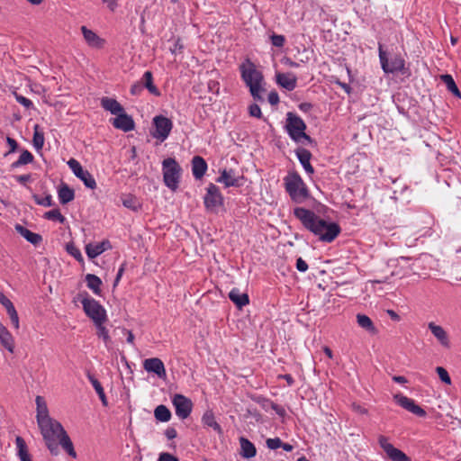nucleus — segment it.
<instances>
[{"label":"nucleus","instance_id":"obj_11","mask_svg":"<svg viewBox=\"0 0 461 461\" xmlns=\"http://www.w3.org/2000/svg\"><path fill=\"white\" fill-rule=\"evenodd\" d=\"M68 166L87 188L92 190L96 188V182L94 176L87 170H85L77 159L70 158L68 161Z\"/></svg>","mask_w":461,"mask_h":461},{"label":"nucleus","instance_id":"obj_16","mask_svg":"<svg viewBox=\"0 0 461 461\" xmlns=\"http://www.w3.org/2000/svg\"><path fill=\"white\" fill-rule=\"evenodd\" d=\"M111 122L114 128L125 132L132 131L135 127L133 119L131 116L128 115L125 111L112 119Z\"/></svg>","mask_w":461,"mask_h":461},{"label":"nucleus","instance_id":"obj_39","mask_svg":"<svg viewBox=\"0 0 461 461\" xmlns=\"http://www.w3.org/2000/svg\"><path fill=\"white\" fill-rule=\"evenodd\" d=\"M33 155L29 150H23L19 158L12 163L11 167L12 168H17L21 166L30 164L33 161Z\"/></svg>","mask_w":461,"mask_h":461},{"label":"nucleus","instance_id":"obj_17","mask_svg":"<svg viewBox=\"0 0 461 461\" xmlns=\"http://www.w3.org/2000/svg\"><path fill=\"white\" fill-rule=\"evenodd\" d=\"M111 249L112 245L108 240H104L101 242L88 243L85 248L87 257L91 259L97 258L99 255Z\"/></svg>","mask_w":461,"mask_h":461},{"label":"nucleus","instance_id":"obj_47","mask_svg":"<svg viewBox=\"0 0 461 461\" xmlns=\"http://www.w3.org/2000/svg\"><path fill=\"white\" fill-rule=\"evenodd\" d=\"M87 378L97 394H100L104 392L101 383L93 375L88 374Z\"/></svg>","mask_w":461,"mask_h":461},{"label":"nucleus","instance_id":"obj_22","mask_svg":"<svg viewBox=\"0 0 461 461\" xmlns=\"http://www.w3.org/2000/svg\"><path fill=\"white\" fill-rule=\"evenodd\" d=\"M81 31L86 42L92 48H102L104 44V40L100 38L94 31L86 28V26L81 27Z\"/></svg>","mask_w":461,"mask_h":461},{"label":"nucleus","instance_id":"obj_56","mask_svg":"<svg viewBox=\"0 0 461 461\" xmlns=\"http://www.w3.org/2000/svg\"><path fill=\"white\" fill-rule=\"evenodd\" d=\"M143 89V86L141 83H136L131 87V94L133 95H139Z\"/></svg>","mask_w":461,"mask_h":461},{"label":"nucleus","instance_id":"obj_20","mask_svg":"<svg viewBox=\"0 0 461 461\" xmlns=\"http://www.w3.org/2000/svg\"><path fill=\"white\" fill-rule=\"evenodd\" d=\"M276 83L288 91H293L297 86V77L293 73H276Z\"/></svg>","mask_w":461,"mask_h":461},{"label":"nucleus","instance_id":"obj_51","mask_svg":"<svg viewBox=\"0 0 461 461\" xmlns=\"http://www.w3.org/2000/svg\"><path fill=\"white\" fill-rule=\"evenodd\" d=\"M15 98L20 104L23 105L26 108H30L31 106H32V102L23 95H16Z\"/></svg>","mask_w":461,"mask_h":461},{"label":"nucleus","instance_id":"obj_38","mask_svg":"<svg viewBox=\"0 0 461 461\" xmlns=\"http://www.w3.org/2000/svg\"><path fill=\"white\" fill-rule=\"evenodd\" d=\"M154 416L158 421L167 422L171 419V412L167 406L161 404L156 407Z\"/></svg>","mask_w":461,"mask_h":461},{"label":"nucleus","instance_id":"obj_26","mask_svg":"<svg viewBox=\"0 0 461 461\" xmlns=\"http://www.w3.org/2000/svg\"><path fill=\"white\" fill-rule=\"evenodd\" d=\"M295 154L306 173L312 174L314 170L310 163L312 158L311 152L306 149L299 148L296 149Z\"/></svg>","mask_w":461,"mask_h":461},{"label":"nucleus","instance_id":"obj_44","mask_svg":"<svg viewBox=\"0 0 461 461\" xmlns=\"http://www.w3.org/2000/svg\"><path fill=\"white\" fill-rule=\"evenodd\" d=\"M67 251L69 255H71L72 257H74L77 261L79 262H83V256L81 254V251L79 249H77L75 245L73 244H68L67 246Z\"/></svg>","mask_w":461,"mask_h":461},{"label":"nucleus","instance_id":"obj_4","mask_svg":"<svg viewBox=\"0 0 461 461\" xmlns=\"http://www.w3.org/2000/svg\"><path fill=\"white\" fill-rule=\"evenodd\" d=\"M284 183L286 192L294 202L301 203L309 196L306 185L296 172L289 173L284 178Z\"/></svg>","mask_w":461,"mask_h":461},{"label":"nucleus","instance_id":"obj_61","mask_svg":"<svg viewBox=\"0 0 461 461\" xmlns=\"http://www.w3.org/2000/svg\"><path fill=\"white\" fill-rule=\"evenodd\" d=\"M123 271H124L123 267H120V269L118 270V273L116 275V278H115V281H114V285H116L119 283V281L121 280V278L122 276V274H123Z\"/></svg>","mask_w":461,"mask_h":461},{"label":"nucleus","instance_id":"obj_55","mask_svg":"<svg viewBox=\"0 0 461 461\" xmlns=\"http://www.w3.org/2000/svg\"><path fill=\"white\" fill-rule=\"evenodd\" d=\"M267 100L272 105H276L279 103V95L276 91H272L268 94Z\"/></svg>","mask_w":461,"mask_h":461},{"label":"nucleus","instance_id":"obj_45","mask_svg":"<svg viewBox=\"0 0 461 461\" xmlns=\"http://www.w3.org/2000/svg\"><path fill=\"white\" fill-rule=\"evenodd\" d=\"M436 372L437 374L438 375V377L440 378V380L447 384H451V378L447 373V371L442 367V366H438L436 368Z\"/></svg>","mask_w":461,"mask_h":461},{"label":"nucleus","instance_id":"obj_58","mask_svg":"<svg viewBox=\"0 0 461 461\" xmlns=\"http://www.w3.org/2000/svg\"><path fill=\"white\" fill-rule=\"evenodd\" d=\"M165 435L167 439H173V438H176L177 432L174 428H168L166 429Z\"/></svg>","mask_w":461,"mask_h":461},{"label":"nucleus","instance_id":"obj_12","mask_svg":"<svg viewBox=\"0 0 461 461\" xmlns=\"http://www.w3.org/2000/svg\"><path fill=\"white\" fill-rule=\"evenodd\" d=\"M172 403L176 415L181 420H185L192 412L193 402L183 394H175L172 398Z\"/></svg>","mask_w":461,"mask_h":461},{"label":"nucleus","instance_id":"obj_23","mask_svg":"<svg viewBox=\"0 0 461 461\" xmlns=\"http://www.w3.org/2000/svg\"><path fill=\"white\" fill-rule=\"evenodd\" d=\"M216 182L224 185L225 187L239 185V178L237 177L234 170L232 169L221 170L220 176L216 179Z\"/></svg>","mask_w":461,"mask_h":461},{"label":"nucleus","instance_id":"obj_46","mask_svg":"<svg viewBox=\"0 0 461 461\" xmlns=\"http://www.w3.org/2000/svg\"><path fill=\"white\" fill-rule=\"evenodd\" d=\"M34 201L37 204L39 205H42L44 207H50L52 205V197L51 195H46V196H43V197H40V196H37L35 195L34 197Z\"/></svg>","mask_w":461,"mask_h":461},{"label":"nucleus","instance_id":"obj_10","mask_svg":"<svg viewBox=\"0 0 461 461\" xmlns=\"http://www.w3.org/2000/svg\"><path fill=\"white\" fill-rule=\"evenodd\" d=\"M153 125L155 129L152 136L160 141H164L168 137L173 128L172 121L163 115L155 116Z\"/></svg>","mask_w":461,"mask_h":461},{"label":"nucleus","instance_id":"obj_33","mask_svg":"<svg viewBox=\"0 0 461 461\" xmlns=\"http://www.w3.org/2000/svg\"><path fill=\"white\" fill-rule=\"evenodd\" d=\"M202 421L204 426L212 428L213 430L218 432L219 434L221 433V428L219 425V423L216 421L214 414L212 411H206L203 417Z\"/></svg>","mask_w":461,"mask_h":461},{"label":"nucleus","instance_id":"obj_9","mask_svg":"<svg viewBox=\"0 0 461 461\" xmlns=\"http://www.w3.org/2000/svg\"><path fill=\"white\" fill-rule=\"evenodd\" d=\"M205 208L210 212H216L222 205L223 197L220 189L214 184H209L206 188V194L203 197Z\"/></svg>","mask_w":461,"mask_h":461},{"label":"nucleus","instance_id":"obj_34","mask_svg":"<svg viewBox=\"0 0 461 461\" xmlns=\"http://www.w3.org/2000/svg\"><path fill=\"white\" fill-rule=\"evenodd\" d=\"M86 282L87 287L92 290L95 294L99 295L101 294L102 281L97 276L87 274L86 276Z\"/></svg>","mask_w":461,"mask_h":461},{"label":"nucleus","instance_id":"obj_64","mask_svg":"<svg viewBox=\"0 0 461 461\" xmlns=\"http://www.w3.org/2000/svg\"><path fill=\"white\" fill-rule=\"evenodd\" d=\"M312 107V104L309 103H303L299 105L300 110L303 112H307Z\"/></svg>","mask_w":461,"mask_h":461},{"label":"nucleus","instance_id":"obj_63","mask_svg":"<svg viewBox=\"0 0 461 461\" xmlns=\"http://www.w3.org/2000/svg\"><path fill=\"white\" fill-rule=\"evenodd\" d=\"M354 410L360 414H366L367 410L360 405H354Z\"/></svg>","mask_w":461,"mask_h":461},{"label":"nucleus","instance_id":"obj_13","mask_svg":"<svg viewBox=\"0 0 461 461\" xmlns=\"http://www.w3.org/2000/svg\"><path fill=\"white\" fill-rule=\"evenodd\" d=\"M378 443L381 448L386 453L387 456L393 461H411L402 450L393 447L388 440V438L383 435L378 437Z\"/></svg>","mask_w":461,"mask_h":461},{"label":"nucleus","instance_id":"obj_30","mask_svg":"<svg viewBox=\"0 0 461 461\" xmlns=\"http://www.w3.org/2000/svg\"><path fill=\"white\" fill-rule=\"evenodd\" d=\"M15 230L21 236H23L27 241L33 245H38L42 238L40 234L31 231L30 230L23 227L22 225H16Z\"/></svg>","mask_w":461,"mask_h":461},{"label":"nucleus","instance_id":"obj_41","mask_svg":"<svg viewBox=\"0 0 461 461\" xmlns=\"http://www.w3.org/2000/svg\"><path fill=\"white\" fill-rule=\"evenodd\" d=\"M104 322H95V325L96 327V335L98 336V338L104 340L106 347H109V344L111 343V338L109 335V331L104 327Z\"/></svg>","mask_w":461,"mask_h":461},{"label":"nucleus","instance_id":"obj_60","mask_svg":"<svg viewBox=\"0 0 461 461\" xmlns=\"http://www.w3.org/2000/svg\"><path fill=\"white\" fill-rule=\"evenodd\" d=\"M16 179H17L18 182L23 184V183H25V182L30 180V175L18 176H16Z\"/></svg>","mask_w":461,"mask_h":461},{"label":"nucleus","instance_id":"obj_57","mask_svg":"<svg viewBox=\"0 0 461 461\" xmlns=\"http://www.w3.org/2000/svg\"><path fill=\"white\" fill-rule=\"evenodd\" d=\"M271 406V408L280 416H284L285 413V411L283 407L272 402H268Z\"/></svg>","mask_w":461,"mask_h":461},{"label":"nucleus","instance_id":"obj_8","mask_svg":"<svg viewBox=\"0 0 461 461\" xmlns=\"http://www.w3.org/2000/svg\"><path fill=\"white\" fill-rule=\"evenodd\" d=\"M82 305L86 314L95 322L106 321L105 309L95 299L86 297L82 300Z\"/></svg>","mask_w":461,"mask_h":461},{"label":"nucleus","instance_id":"obj_14","mask_svg":"<svg viewBox=\"0 0 461 461\" xmlns=\"http://www.w3.org/2000/svg\"><path fill=\"white\" fill-rule=\"evenodd\" d=\"M393 400L402 408L417 415L418 417H425L426 416V411L420 406L417 405L415 403L414 400H412L403 394H401V393L394 394Z\"/></svg>","mask_w":461,"mask_h":461},{"label":"nucleus","instance_id":"obj_48","mask_svg":"<svg viewBox=\"0 0 461 461\" xmlns=\"http://www.w3.org/2000/svg\"><path fill=\"white\" fill-rule=\"evenodd\" d=\"M271 42L275 47L281 48L284 46L285 42V38L283 35L279 34H273L271 36Z\"/></svg>","mask_w":461,"mask_h":461},{"label":"nucleus","instance_id":"obj_37","mask_svg":"<svg viewBox=\"0 0 461 461\" xmlns=\"http://www.w3.org/2000/svg\"><path fill=\"white\" fill-rule=\"evenodd\" d=\"M357 321L361 328L371 332L372 334H375L376 332V329L372 320L368 316L365 314H357Z\"/></svg>","mask_w":461,"mask_h":461},{"label":"nucleus","instance_id":"obj_15","mask_svg":"<svg viewBox=\"0 0 461 461\" xmlns=\"http://www.w3.org/2000/svg\"><path fill=\"white\" fill-rule=\"evenodd\" d=\"M143 367L148 373L155 374L158 378L166 379L167 377L164 363L158 357L145 359Z\"/></svg>","mask_w":461,"mask_h":461},{"label":"nucleus","instance_id":"obj_52","mask_svg":"<svg viewBox=\"0 0 461 461\" xmlns=\"http://www.w3.org/2000/svg\"><path fill=\"white\" fill-rule=\"evenodd\" d=\"M296 269L299 272H305L308 269L307 263L302 258H298L296 260Z\"/></svg>","mask_w":461,"mask_h":461},{"label":"nucleus","instance_id":"obj_32","mask_svg":"<svg viewBox=\"0 0 461 461\" xmlns=\"http://www.w3.org/2000/svg\"><path fill=\"white\" fill-rule=\"evenodd\" d=\"M15 445L17 448V455L21 461H32L28 448L24 439L22 437H16Z\"/></svg>","mask_w":461,"mask_h":461},{"label":"nucleus","instance_id":"obj_21","mask_svg":"<svg viewBox=\"0 0 461 461\" xmlns=\"http://www.w3.org/2000/svg\"><path fill=\"white\" fill-rule=\"evenodd\" d=\"M35 402L37 424L42 423V421L51 419L49 414V409L45 399L42 396L38 395L35 398Z\"/></svg>","mask_w":461,"mask_h":461},{"label":"nucleus","instance_id":"obj_18","mask_svg":"<svg viewBox=\"0 0 461 461\" xmlns=\"http://www.w3.org/2000/svg\"><path fill=\"white\" fill-rule=\"evenodd\" d=\"M428 328L433 334V336L437 339L438 343L446 348H450V340L447 332L444 330L443 327L440 325L436 324L435 322L431 321L429 322Z\"/></svg>","mask_w":461,"mask_h":461},{"label":"nucleus","instance_id":"obj_49","mask_svg":"<svg viewBox=\"0 0 461 461\" xmlns=\"http://www.w3.org/2000/svg\"><path fill=\"white\" fill-rule=\"evenodd\" d=\"M249 115L255 118H261L262 113L260 107L257 104H252L249 107Z\"/></svg>","mask_w":461,"mask_h":461},{"label":"nucleus","instance_id":"obj_35","mask_svg":"<svg viewBox=\"0 0 461 461\" xmlns=\"http://www.w3.org/2000/svg\"><path fill=\"white\" fill-rule=\"evenodd\" d=\"M442 82L446 85L447 90L457 97H461V93L453 78L449 74H445L440 77Z\"/></svg>","mask_w":461,"mask_h":461},{"label":"nucleus","instance_id":"obj_50","mask_svg":"<svg viewBox=\"0 0 461 461\" xmlns=\"http://www.w3.org/2000/svg\"><path fill=\"white\" fill-rule=\"evenodd\" d=\"M267 446L270 449H277L281 447L282 441L279 438H268L267 439Z\"/></svg>","mask_w":461,"mask_h":461},{"label":"nucleus","instance_id":"obj_28","mask_svg":"<svg viewBox=\"0 0 461 461\" xmlns=\"http://www.w3.org/2000/svg\"><path fill=\"white\" fill-rule=\"evenodd\" d=\"M0 342L10 353L14 350V339L9 330L0 322Z\"/></svg>","mask_w":461,"mask_h":461},{"label":"nucleus","instance_id":"obj_2","mask_svg":"<svg viewBox=\"0 0 461 461\" xmlns=\"http://www.w3.org/2000/svg\"><path fill=\"white\" fill-rule=\"evenodd\" d=\"M39 429L45 441L46 447L54 456L59 452V444L73 458L77 457L73 443L60 422L49 419L38 423Z\"/></svg>","mask_w":461,"mask_h":461},{"label":"nucleus","instance_id":"obj_40","mask_svg":"<svg viewBox=\"0 0 461 461\" xmlns=\"http://www.w3.org/2000/svg\"><path fill=\"white\" fill-rule=\"evenodd\" d=\"M33 138L32 143L36 149H41L44 145V133L41 131V128L38 124H35L33 127Z\"/></svg>","mask_w":461,"mask_h":461},{"label":"nucleus","instance_id":"obj_31","mask_svg":"<svg viewBox=\"0 0 461 461\" xmlns=\"http://www.w3.org/2000/svg\"><path fill=\"white\" fill-rule=\"evenodd\" d=\"M58 196L60 203L66 204L74 199L75 193L68 185L62 184L58 189Z\"/></svg>","mask_w":461,"mask_h":461},{"label":"nucleus","instance_id":"obj_43","mask_svg":"<svg viewBox=\"0 0 461 461\" xmlns=\"http://www.w3.org/2000/svg\"><path fill=\"white\" fill-rule=\"evenodd\" d=\"M44 218L50 221H59L60 223L65 221V217L61 214L59 209H54L45 212Z\"/></svg>","mask_w":461,"mask_h":461},{"label":"nucleus","instance_id":"obj_27","mask_svg":"<svg viewBox=\"0 0 461 461\" xmlns=\"http://www.w3.org/2000/svg\"><path fill=\"white\" fill-rule=\"evenodd\" d=\"M229 298L239 309H241L249 303V295L245 293H241L238 288L230 290Z\"/></svg>","mask_w":461,"mask_h":461},{"label":"nucleus","instance_id":"obj_54","mask_svg":"<svg viewBox=\"0 0 461 461\" xmlns=\"http://www.w3.org/2000/svg\"><path fill=\"white\" fill-rule=\"evenodd\" d=\"M158 461H178V459L169 453L163 452L159 455Z\"/></svg>","mask_w":461,"mask_h":461},{"label":"nucleus","instance_id":"obj_3","mask_svg":"<svg viewBox=\"0 0 461 461\" xmlns=\"http://www.w3.org/2000/svg\"><path fill=\"white\" fill-rule=\"evenodd\" d=\"M240 71L242 80L249 88L250 95L257 101H262V93L264 89V77L256 65L249 59H247L240 66Z\"/></svg>","mask_w":461,"mask_h":461},{"label":"nucleus","instance_id":"obj_29","mask_svg":"<svg viewBox=\"0 0 461 461\" xmlns=\"http://www.w3.org/2000/svg\"><path fill=\"white\" fill-rule=\"evenodd\" d=\"M240 455L247 459L252 458L256 456L257 450L252 442L248 438L241 437L240 438Z\"/></svg>","mask_w":461,"mask_h":461},{"label":"nucleus","instance_id":"obj_53","mask_svg":"<svg viewBox=\"0 0 461 461\" xmlns=\"http://www.w3.org/2000/svg\"><path fill=\"white\" fill-rule=\"evenodd\" d=\"M6 142L10 148V149L6 155L14 152L17 149L18 144L14 139H13L11 137H7Z\"/></svg>","mask_w":461,"mask_h":461},{"label":"nucleus","instance_id":"obj_6","mask_svg":"<svg viewBox=\"0 0 461 461\" xmlns=\"http://www.w3.org/2000/svg\"><path fill=\"white\" fill-rule=\"evenodd\" d=\"M163 180L165 185L171 190L176 191L178 188L181 167L175 158H167L162 162Z\"/></svg>","mask_w":461,"mask_h":461},{"label":"nucleus","instance_id":"obj_19","mask_svg":"<svg viewBox=\"0 0 461 461\" xmlns=\"http://www.w3.org/2000/svg\"><path fill=\"white\" fill-rule=\"evenodd\" d=\"M0 303L5 308L7 314L9 315L14 327L16 330L19 329L20 322H19L18 313H17L13 303L1 292H0Z\"/></svg>","mask_w":461,"mask_h":461},{"label":"nucleus","instance_id":"obj_36","mask_svg":"<svg viewBox=\"0 0 461 461\" xmlns=\"http://www.w3.org/2000/svg\"><path fill=\"white\" fill-rule=\"evenodd\" d=\"M142 80H143L142 86H145L150 94H152L156 96L160 95V92L156 87V86L153 84V77H152V73L150 71H146L143 74Z\"/></svg>","mask_w":461,"mask_h":461},{"label":"nucleus","instance_id":"obj_7","mask_svg":"<svg viewBox=\"0 0 461 461\" xmlns=\"http://www.w3.org/2000/svg\"><path fill=\"white\" fill-rule=\"evenodd\" d=\"M379 59L382 69L386 74H394L404 69L405 60L400 55H395L388 59L386 52L384 51L382 45H379Z\"/></svg>","mask_w":461,"mask_h":461},{"label":"nucleus","instance_id":"obj_59","mask_svg":"<svg viewBox=\"0 0 461 461\" xmlns=\"http://www.w3.org/2000/svg\"><path fill=\"white\" fill-rule=\"evenodd\" d=\"M282 63L290 68H298L299 67V64L297 62L292 60L290 58H284L282 59Z\"/></svg>","mask_w":461,"mask_h":461},{"label":"nucleus","instance_id":"obj_25","mask_svg":"<svg viewBox=\"0 0 461 461\" xmlns=\"http://www.w3.org/2000/svg\"><path fill=\"white\" fill-rule=\"evenodd\" d=\"M207 170L206 161L200 156H195L192 159V173L195 179H201Z\"/></svg>","mask_w":461,"mask_h":461},{"label":"nucleus","instance_id":"obj_1","mask_svg":"<svg viewBox=\"0 0 461 461\" xmlns=\"http://www.w3.org/2000/svg\"><path fill=\"white\" fill-rule=\"evenodd\" d=\"M294 215L303 228L318 237L321 241L332 242L340 233V227L336 222L328 221L304 207H295Z\"/></svg>","mask_w":461,"mask_h":461},{"label":"nucleus","instance_id":"obj_62","mask_svg":"<svg viewBox=\"0 0 461 461\" xmlns=\"http://www.w3.org/2000/svg\"><path fill=\"white\" fill-rule=\"evenodd\" d=\"M393 380L398 384H405L407 382L404 376L395 375L393 377Z\"/></svg>","mask_w":461,"mask_h":461},{"label":"nucleus","instance_id":"obj_5","mask_svg":"<svg viewBox=\"0 0 461 461\" xmlns=\"http://www.w3.org/2000/svg\"><path fill=\"white\" fill-rule=\"evenodd\" d=\"M285 130L289 137L297 143L310 142L311 138L305 133L306 124L298 115L288 113L286 114Z\"/></svg>","mask_w":461,"mask_h":461},{"label":"nucleus","instance_id":"obj_42","mask_svg":"<svg viewBox=\"0 0 461 461\" xmlns=\"http://www.w3.org/2000/svg\"><path fill=\"white\" fill-rule=\"evenodd\" d=\"M122 204L124 207L131 209L134 212L138 211L140 209V203L138 202L137 198L133 195L128 194L125 195L122 199Z\"/></svg>","mask_w":461,"mask_h":461},{"label":"nucleus","instance_id":"obj_24","mask_svg":"<svg viewBox=\"0 0 461 461\" xmlns=\"http://www.w3.org/2000/svg\"><path fill=\"white\" fill-rule=\"evenodd\" d=\"M101 106L113 115H118L124 111L123 106L116 99L110 97H103L101 99Z\"/></svg>","mask_w":461,"mask_h":461}]
</instances>
